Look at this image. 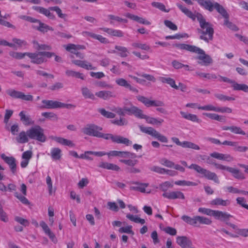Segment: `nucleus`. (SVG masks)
<instances>
[{"mask_svg": "<svg viewBox=\"0 0 248 248\" xmlns=\"http://www.w3.org/2000/svg\"><path fill=\"white\" fill-rule=\"evenodd\" d=\"M180 10L187 16L193 21L196 19L200 24V28L197 29L199 34V38L206 43H209L213 39L214 30L213 25L208 22L206 21L202 15L199 13H193L186 7H184L180 3L176 4Z\"/></svg>", "mask_w": 248, "mask_h": 248, "instance_id": "f257e3e1", "label": "nucleus"}, {"mask_svg": "<svg viewBox=\"0 0 248 248\" xmlns=\"http://www.w3.org/2000/svg\"><path fill=\"white\" fill-rule=\"evenodd\" d=\"M102 130L101 127L97 125L89 124L82 129V132L86 135L102 138L107 140H111L113 142L117 143H123L126 145L131 144V141L126 138L120 136H114L111 134H103L100 132Z\"/></svg>", "mask_w": 248, "mask_h": 248, "instance_id": "f03ea898", "label": "nucleus"}, {"mask_svg": "<svg viewBox=\"0 0 248 248\" xmlns=\"http://www.w3.org/2000/svg\"><path fill=\"white\" fill-rule=\"evenodd\" d=\"M173 46L181 50H186L191 52L199 54V55L197 57L196 59L199 60L198 62L199 64L208 66L213 62L211 57L206 54L203 50L196 46L185 44H176Z\"/></svg>", "mask_w": 248, "mask_h": 248, "instance_id": "7ed1b4c3", "label": "nucleus"}, {"mask_svg": "<svg viewBox=\"0 0 248 248\" xmlns=\"http://www.w3.org/2000/svg\"><path fill=\"white\" fill-rule=\"evenodd\" d=\"M181 163L184 166L187 167V163L185 161H181ZM188 168L193 169L198 173L202 175V177H205L208 180H213L216 183L219 184V181L217 175L215 173L204 169L196 164H192Z\"/></svg>", "mask_w": 248, "mask_h": 248, "instance_id": "20e7f679", "label": "nucleus"}, {"mask_svg": "<svg viewBox=\"0 0 248 248\" xmlns=\"http://www.w3.org/2000/svg\"><path fill=\"white\" fill-rule=\"evenodd\" d=\"M28 137L31 139L35 140L41 142L46 140L44 129L39 125H35L27 130Z\"/></svg>", "mask_w": 248, "mask_h": 248, "instance_id": "39448f33", "label": "nucleus"}, {"mask_svg": "<svg viewBox=\"0 0 248 248\" xmlns=\"http://www.w3.org/2000/svg\"><path fill=\"white\" fill-rule=\"evenodd\" d=\"M43 105L40 108L46 109H56L59 108H66L71 109L75 108L76 106L71 104H65L57 101L43 100L42 101Z\"/></svg>", "mask_w": 248, "mask_h": 248, "instance_id": "423d86ee", "label": "nucleus"}, {"mask_svg": "<svg viewBox=\"0 0 248 248\" xmlns=\"http://www.w3.org/2000/svg\"><path fill=\"white\" fill-rule=\"evenodd\" d=\"M218 80L220 81H222L231 84V87L234 91H241L248 93V86L246 84L238 83L234 80L221 76H218Z\"/></svg>", "mask_w": 248, "mask_h": 248, "instance_id": "0eeeda50", "label": "nucleus"}, {"mask_svg": "<svg viewBox=\"0 0 248 248\" xmlns=\"http://www.w3.org/2000/svg\"><path fill=\"white\" fill-rule=\"evenodd\" d=\"M140 128L142 132L152 136L162 142L167 143L168 141V140L166 136L161 134L152 127H143L140 126Z\"/></svg>", "mask_w": 248, "mask_h": 248, "instance_id": "6e6552de", "label": "nucleus"}, {"mask_svg": "<svg viewBox=\"0 0 248 248\" xmlns=\"http://www.w3.org/2000/svg\"><path fill=\"white\" fill-rule=\"evenodd\" d=\"M137 99L138 101L142 103L147 107H164L165 106L164 103L162 101L157 100H150L148 98L141 95L137 96Z\"/></svg>", "mask_w": 248, "mask_h": 248, "instance_id": "1a4fd4ad", "label": "nucleus"}, {"mask_svg": "<svg viewBox=\"0 0 248 248\" xmlns=\"http://www.w3.org/2000/svg\"><path fill=\"white\" fill-rule=\"evenodd\" d=\"M28 57L31 59V62L35 64H41L46 62V60L43 56V52L34 53L28 52Z\"/></svg>", "mask_w": 248, "mask_h": 248, "instance_id": "9d476101", "label": "nucleus"}, {"mask_svg": "<svg viewBox=\"0 0 248 248\" xmlns=\"http://www.w3.org/2000/svg\"><path fill=\"white\" fill-rule=\"evenodd\" d=\"M124 110H125V114L127 113L129 115H134L136 117L140 119H141L143 114V111L141 109L132 105V104H130L129 107L124 106Z\"/></svg>", "mask_w": 248, "mask_h": 248, "instance_id": "9b49d317", "label": "nucleus"}, {"mask_svg": "<svg viewBox=\"0 0 248 248\" xmlns=\"http://www.w3.org/2000/svg\"><path fill=\"white\" fill-rule=\"evenodd\" d=\"M108 156H118L122 158H136V155L127 151H111L107 153Z\"/></svg>", "mask_w": 248, "mask_h": 248, "instance_id": "f8f14e48", "label": "nucleus"}, {"mask_svg": "<svg viewBox=\"0 0 248 248\" xmlns=\"http://www.w3.org/2000/svg\"><path fill=\"white\" fill-rule=\"evenodd\" d=\"M0 157L9 165L12 173L15 174L16 172V159L13 156H7L4 154H1Z\"/></svg>", "mask_w": 248, "mask_h": 248, "instance_id": "ddd939ff", "label": "nucleus"}, {"mask_svg": "<svg viewBox=\"0 0 248 248\" xmlns=\"http://www.w3.org/2000/svg\"><path fill=\"white\" fill-rule=\"evenodd\" d=\"M176 243L182 248H190L192 245L191 240L186 236H177L176 237Z\"/></svg>", "mask_w": 248, "mask_h": 248, "instance_id": "4468645a", "label": "nucleus"}, {"mask_svg": "<svg viewBox=\"0 0 248 248\" xmlns=\"http://www.w3.org/2000/svg\"><path fill=\"white\" fill-rule=\"evenodd\" d=\"M213 217H214L216 219L226 223L227 221H229L230 218L232 217V216L227 212L219 210H214Z\"/></svg>", "mask_w": 248, "mask_h": 248, "instance_id": "2eb2a0df", "label": "nucleus"}, {"mask_svg": "<svg viewBox=\"0 0 248 248\" xmlns=\"http://www.w3.org/2000/svg\"><path fill=\"white\" fill-rule=\"evenodd\" d=\"M162 196L170 200H174L176 199L184 200L185 199L184 193L180 191L164 192L162 194Z\"/></svg>", "mask_w": 248, "mask_h": 248, "instance_id": "dca6fc26", "label": "nucleus"}, {"mask_svg": "<svg viewBox=\"0 0 248 248\" xmlns=\"http://www.w3.org/2000/svg\"><path fill=\"white\" fill-rule=\"evenodd\" d=\"M210 156L218 160L227 162H232L234 160V157L230 154H224L215 152L210 154Z\"/></svg>", "mask_w": 248, "mask_h": 248, "instance_id": "f3484780", "label": "nucleus"}, {"mask_svg": "<svg viewBox=\"0 0 248 248\" xmlns=\"http://www.w3.org/2000/svg\"><path fill=\"white\" fill-rule=\"evenodd\" d=\"M115 50L109 51L108 53L117 54L121 57L125 58L128 56L129 51L124 46L116 45L115 46Z\"/></svg>", "mask_w": 248, "mask_h": 248, "instance_id": "a211bd4d", "label": "nucleus"}, {"mask_svg": "<svg viewBox=\"0 0 248 248\" xmlns=\"http://www.w3.org/2000/svg\"><path fill=\"white\" fill-rule=\"evenodd\" d=\"M72 62L75 65L84 68L86 70H95V67H93L92 64L86 61H81L73 60L72 61Z\"/></svg>", "mask_w": 248, "mask_h": 248, "instance_id": "6ab92c4d", "label": "nucleus"}, {"mask_svg": "<svg viewBox=\"0 0 248 248\" xmlns=\"http://www.w3.org/2000/svg\"><path fill=\"white\" fill-rule=\"evenodd\" d=\"M40 225L42 228L45 233L49 236L51 241L54 243H56L57 242V239H56L55 234L48 228L47 225L44 221H42L40 223Z\"/></svg>", "mask_w": 248, "mask_h": 248, "instance_id": "aec40b11", "label": "nucleus"}, {"mask_svg": "<svg viewBox=\"0 0 248 248\" xmlns=\"http://www.w3.org/2000/svg\"><path fill=\"white\" fill-rule=\"evenodd\" d=\"M141 119H144L147 123L160 126L164 122V120L161 118H156L154 117H151L146 115L143 114Z\"/></svg>", "mask_w": 248, "mask_h": 248, "instance_id": "412c9836", "label": "nucleus"}, {"mask_svg": "<svg viewBox=\"0 0 248 248\" xmlns=\"http://www.w3.org/2000/svg\"><path fill=\"white\" fill-rule=\"evenodd\" d=\"M230 201L229 200H223L220 198H217L210 202V204L211 206H227L230 204Z\"/></svg>", "mask_w": 248, "mask_h": 248, "instance_id": "4be33fe9", "label": "nucleus"}, {"mask_svg": "<svg viewBox=\"0 0 248 248\" xmlns=\"http://www.w3.org/2000/svg\"><path fill=\"white\" fill-rule=\"evenodd\" d=\"M223 130H230L232 133L235 134H239L242 135H246V133L243 131L240 127L232 125L230 126H223L222 127Z\"/></svg>", "mask_w": 248, "mask_h": 248, "instance_id": "5701e85b", "label": "nucleus"}, {"mask_svg": "<svg viewBox=\"0 0 248 248\" xmlns=\"http://www.w3.org/2000/svg\"><path fill=\"white\" fill-rule=\"evenodd\" d=\"M95 95L104 100H108L115 96L114 93L109 91H101L95 93Z\"/></svg>", "mask_w": 248, "mask_h": 248, "instance_id": "b1692460", "label": "nucleus"}, {"mask_svg": "<svg viewBox=\"0 0 248 248\" xmlns=\"http://www.w3.org/2000/svg\"><path fill=\"white\" fill-rule=\"evenodd\" d=\"M100 30L103 31L108 33L109 35L112 36H116L118 37H121L124 36L123 32L119 30H115L111 28H101Z\"/></svg>", "mask_w": 248, "mask_h": 248, "instance_id": "393cba45", "label": "nucleus"}, {"mask_svg": "<svg viewBox=\"0 0 248 248\" xmlns=\"http://www.w3.org/2000/svg\"><path fill=\"white\" fill-rule=\"evenodd\" d=\"M228 171L230 172L235 179L238 180H244L245 179L244 174L237 169L229 167Z\"/></svg>", "mask_w": 248, "mask_h": 248, "instance_id": "a878e982", "label": "nucleus"}, {"mask_svg": "<svg viewBox=\"0 0 248 248\" xmlns=\"http://www.w3.org/2000/svg\"><path fill=\"white\" fill-rule=\"evenodd\" d=\"M65 49L73 54H76L78 52V50L85 49V46L82 45H75L73 44H69L66 46H64Z\"/></svg>", "mask_w": 248, "mask_h": 248, "instance_id": "bb28decb", "label": "nucleus"}, {"mask_svg": "<svg viewBox=\"0 0 248 248\" xmlns=\"http://www.w3.org/2000/svg\"><path fill=\"white\" fill-rule=\"evenodd\" d=\"M125 16L133 20L134 21H136L140 23L144 24V25H149L151 24V22L145 19L139 17L137 16L131 14L130 13H127L125 14Z\"/></svg>", "mask_w": 248, "mask_h": 248, "instance_id": "cd10ccee", "label": "nucleus"}, {"mask_svg": "<svg viewBox=\"0 0 248 248\" xmlns=\"http://www.w3.org/2000/svg\"><path fill=\"white\" fill-rule=\"evenodd\" d=\"M98 166L100 168L109 170L115 171H119L120 170V168L118 166L108 162H101L98 164Z\"/></svg>", "mask_w": 248, "mask_h": 248, "instance_id": "c85d7f7f", "label": "nucleus"}, {"mask_svg": "<svg viewBox=\"0 0 248 248\" xmlns=\"http://www.w3.org/2000/svg\"><path fill=\"white\" fill-rule=\"evenodd\" d=\"M116 83L119 86L124 87L125 88L129 89L130 91L137 93L138 92V90L131 86V85L128 83V82L123 78H119L116 79Z\"/></svg>", "mask_w": 248, "mask_h": 248, "instance_id": "c756f323", "label": "nucleus"}, {"mask_svg": "<svg viewBox=\"0 0 248 248\" xmlns=\"http://www.w3.org/2000/svg\"><path fill=\"white\" fill-rule=\"evenodd\" d=\"M136 185L135 186H131L130 187V189L132 190H137L139 191L142 193H150V191H146L145 188L148 186V184L147 183H135Z\"/></svg>", "mask_w": 248, "mask_h": 248, "instance_id": "7c9ffc66", "label": "nucleus"}, {"mask_svg": "<svg viewBox=\"0 0 248 248\" xmlns=\"http://www.w3.org/2000/svg\"><path fill=\"white\" fill-rule=\"evenodd\" d=\"M180 114L183 118L192 122L197 123H200L201 122V120L195 114L188 113L184 111H180Z\"/></svg>", "mask_w": 248, "mask_h": 248, "instance_id": "2f4dec72", "label": "nucleus"}, {"mask_svg": "<svg viewBox=\"0 0 248 248\" xmlns=\"http://www.w3.org/2000/svg\"><path fill=\"white\" fill-rule=\"evenodd\" d=\"M52 139L63 145L68 146L71 147H74L75 146V144L72 141L68 140L63 138L54 137L52 138Z\"/></svg>", "mask_w": 248, "mask_h": 248, "instance_id": "473e14b6", "label": "nucleus"}, {"mask_svg": "<svg viewBox=\"0 0 248 248\" xmlns=\"http://www.w3.org/2000/svg\"><path fill=\"white\" fill-rule=\"evenodd\" d=\"M199 4L205 9L211 12L215 8V3H213L210 0H196Z\"/></svg>", "mask_w": 248, "mask_h": 248, "instance_id": "72a5a7b5", "label": "nucleus"}, {"mask_svg": "<svg viewBox=\"0 0 248 248\" xmlns=\"http://www.w3.org/2000/svg\"><path fill=\"white\" fill-rule=\"evenodd\" d=\"M36 23H38L39 25L38 26H33L32 27L41 32H46L49 30L52 31H53V29L52 27L41 22L39 20H38V21H37Z\"/></svg>", "mask_w": 248, "mask_h": 248, "instance_id": "f704fd0d", "label": "nucleus"}, {"mask_svg": "<svg viewBox=\"0 0 248 248\" xmlns=\"http://www.w3.org/2000/svg\"><path fill=\"white\" fill-rule=\"evenodd\" d=\"M19 115L20 117L21 121L25 125H30L34 124V122L32 121L30 116L29 115H26L23 111H21L19 113Z\"/></svg>", "mask_w": 248, "mask_h": 248, "instance_id": "c9c22d12", "label": "nucleus"}, {"mask_svg": "<svg viewBox=\"0 0 248 248\" xmlns=\"http://www.w3.org/2000/svg\"><path fill=\"white\" fill-rule=\"evenodd\" d=\"M212 223V221L211 219L202 217V216H196V226H197V224H204L209 225Z\"/></svg>", "mask_w": 248, "mask_h": 248, "instance_id": "e433bc0d", "label": "nucleus"}, {"mask_svg": "<svg viewBox=\"0 0 248 248\" xmlns=\"http://www.w3.org/2000/svg\"><path fill=\"white\" fill-rule=\"evenodd\" d=\"M29 138L27 131L26 132L23 131L19 133L18 136L16 138V140L18 143H24L28 142Z\"/></svg>", "mask_w": 248, "mask_h": 248, "instance_id": "4c0bfd02", "label": "nucleus"}, {"mask_svg": "<svg viewBox=\"0 0 248 248\" xmlns=\"http://www.w3.org/2000/svg\"><path fill=\"white\" fill-rule=\"evenodd\" d=\"M195 74L200 78L208 79L215 80L217 78V76L215 74L205 73L197 71L195 73Z\"/></svg>", "mask_w": 248, "mask_h": 248, "instance_id": "58836bf2", "label": "nucleus"}, {"mask_svg": "<svg viewBox=\"0 0 248 248\" xmlns=\"http://www.w3.org/2000/svg\"><path fill=\"white\" fill-rule=\"evenodd\" d=\"M160 81L163 83H167L169 84L171 87L177 89V85L175 84V80L170 78L166 77H160Z\"/></svg>", "mask_w": 248, "mask_h": 248, "instance_id": "ea45409f", "label": "nucleus"}, {"mask_svg": "<svg viewBox=\"0 0 248 248\" xmlns=\"http://www.w3.org/2000/svg\"><path fill=\"white\" fill-rule=\"evenodd\" d=\"M217 11L225 18H229V15L222 6L217 2H215V8Z\"/></svg>", "mask_w": 248, "mask_h": 248, "instance_id": "a19ab883", "label": "nucleus"}, {"mask_svg": "<svg viewBox=\"0 0 248 248\" xmlns=\"http://www.w3.org/2000/svg\"><path fill=\"white\" fill-rule=\"evenodd\" d=\"M65 74L68 77H75L83 80L84 79V76L82 73L72 70H67L65 71Z\"/></svg>", "mask_w": 248, "mask_h": 248, "instance_id": "79ce46f5", "label": "nucleus"}, {"mask_svg": "<svg viewBox=\"0 0 248 248\" xmlns=\"http://www.w3.org/2000/svg\"><path fill=\"white\" fill-rule=\"evenodd\" d=\"M203 115L212 120H217L221 122H224L225 121V119L223 116L216 113H205Z\"/></svg>", "mask_w": 248, "mask_h": 248, "instance_id": "37998d69", "label": "nucleus"}, {"mask_svg": "<svg viewBox=\"0 0 248 248\" xmlns=\"http://www.w3.org/2000/svg\"><path fill=\"white\" fill-rule=\"evenodd\" d=\"M49 10L55 11L60 18L63 19L64 21H67V15L62 13V10L59 7H51L49 8Z\"/></svg>", "mask_w": 248, "mask_h": 248, "instance_id": "c03bdc74", "label": "nucleus"}, {"mask_svg": "<svg viewBox=\"0 0 248 248\" xmlns=\"http://www.w3.org/2000/svg\"><path fill=\"white\" fill-rule=\"evenodd\" d=\"M131 45L134 48H140L146 51H149L151 49V47L149 45L146 44L140 43V42L133 43Z\"/></svg>", "mask_w": 248, "mask_h": 248, "instance_id": "a18cd8bd", "label": "nucleus"}, {"mask_svg": "<svg viewBox=\"0 0 248 248\" xmlns=\"http://www.w3.org/2000/svg\"><path fill=\"white\" fill-rule=\"evenodd\" d=\"M126 217L131 221H132L137 223H140L141 224H144L145 223V221L144 219L140 218L137 216H134L129 214L126 215Z\"/></svg>", "mask_w": 248, "mask_h": 248, "instance_id": "49530a36", "label": "nucleus"}, {"mask_svg": "<svg viewBox=\"0 0 248 248\" xmlns=\"http://www.w3.org/2000/svg\"><path fill=\"white\" fill-rule=\"evenodd\" d=\"M6 93L13 98L20 99L22 92L14 89H8L6 91Z\"/></svg>", "mask_w": 248, "mask_h": 248, "instance_id": "de8ad7c7", "label": "nucleus"}, {"mask_svg": "<svg viewBox=\"0 0 248 248\" xmlns=\"http://www.w3.org/2000/svg\"><path fill=\"white\" fill-rule=\"evenodd\" d=\"M61 150L58 148H52L51 151V155L53 159L59 160L61 156Z\"/></svg>", "mask_w": 248, "mask_h": 248, "instance_id": "09e8293b", "label": "nucleus"}, {"mask_svg": "<svg viewBox=\"0 0 248 248\" xmlns=\"http://www.w3.org/2000/svg\"><path fill=\"white\" fill-rule=\"evenodd\" d=\"M81 92L83 96L86 98L94 99V96L90 90L87 87H82L81 88Z\"/></svg>", "mask_w": 248, "mask_h": 248, "instance_id": "8fccbe9b", "label": "nucleus"}, {"mask_svg": "<svg viewBox=\"0 0 248 248\" xmlns=\"http://www.w3.org/2000/svg\"><path fill=\"white\" fill-rule=\"evenodd\" d=\"M174 184L177 186H196L198 183L186 180H179L175 181Z\"/></svg>", "mask_w": 248, "mask_h": 248, "instance_id": "3c124183", "label": "nucleus"}, {"mask_svg": "<svg viewBox=\"0 0 248 248\" xmlns=\"http://www.w3.org/2000/svg\"><path fill=\"white\" fill-rule=\"evenodd\" d=\"M125 159H120V161L123 163L128 166L133 167L136 165L138 163V160L135 158H127Z\"/></svg>", "mask_w": 248, "mask_h": 248, "instance_id": "603ef678", "label": "nucleus"}, {"mask_svg": "<svg viewBox=\"0 0 248 248\" xmlns=\"http://www.w3.org/2000/svg\"><path fill=\"white\" fill-rule=\"evenodd\" d=\"M199 157L201 159V160L209 165H213L215 161V160L212 158V157L210 155L209 156L204 155H199Z\"/></svg>", "mask_w": 248, "mask_h": 248, "instance_id": "864d4df0", "label": "nucleus"}, {"mask_svg": "<svg viewBox=\"0 0 248 248\" xmlns=\"http://www.w3.org/2000/svg\"><path fill=\"white\" fill-rule=\"evenodd\" d=\"M182 219L186 223L196 226V216L191 217L189 216L184 215L182 217Z\"/></svg>", "mask_w": 248, "mask_h": 248, "instance_id": "5fc2aeb1", "label": "nucleus"}, {"mask_svg": "<svg viewBox=\"0 0 248 248\" xmlns=\"http://www.w3.org/2000/svg\"><path fill=\"white\" fill-rule=\"evenodd\" d=\"M9 54L13 58L19 60L23 59L25 56H27L28 57V52L21 53L12 51L10 52Z\"/></svg>", "mask_w": 248, "mask_h": 248, "instance_id": "6e6d98bb", "label": "nucleus"}, {"mask_svg": "<svg viewBox=\"0 0 248 248\" xmlns=\"http://www.w3.org/2000/svg\"><path fill=\"white\" fill-rule=\"evenodd\" d=\"M183 148H190L196 150H199L200 149V147L198 145L188 141H184Z\"/></svg>", "mask_w": 248, "mask_h": 248, "instance_id": "4d7b16f0", "label": "nucleus"}, {"mask_svg": "<svg viewBox=\"0 0 248 248\" xmlns=\"http://www.w3.org/2000/svg\"><path fill=\"white\" fill-rule=\"evenodd\" d=\"M215 96L221 101H234L235 100V98L233 97L226 96L223 94L220 93H216L215 94Z\"/></svg>", "mask_w": 248, "mask_h": 248, "instance_id": "13d9d810", "label": "nucleus"}, {"mask_svg": "<svg viewBox=\"0 0 248 248\" xmlns=\"http://www.w3.org/2000/svg\"><path fill=\"white\" fill-rule=\"evenodd\" d=\"M98 111L103 116L108 118H113L115 117V114L112 112L106 111L104 108H100Z\"/></svg>", "mask_w": 248, "mask_h": 248, "instance_id": "bf43d9fd", "label": "nucleus"}, {"mask_svg": "<svg viewBox=\"0 0 248 248\" xmlns=\"http://www.w3.org/2000/svg\"><path fill=\"white\" fill-rule=\"evenodd\" d=\"M42 116H44L46 118L52 119L55 121H57L58 119L57 115L52 112H43L42 113Z\"/></svg>", "mask_w": 248, "mask_h": 248, "instance_id": "052dcab7", "label": "nucleus"}, {"mask_svg": "<svg viewBox=\"0 0 248 248\" xmlns=\"http://www.w3.org/2000/svg\"><path fill=\"white\" fill-rule=\"evenodd\" d=\"M15 196L22 203L25 205H28L30 204L29 201L24 195H21L17 192H15Z\"/></svg>", "mask_w": 248, "mask_h": 248, "instance_id": "680f3d73", "label": "nucleus"}, {"mask_svg": "<svg viewBox=\"0 0 248 248\" xmlns=\"http://www.w3.org/2000/svg\"><path fill=\"white\" fill-rule=\"evenodd\" d=\"M228 19L229 18H225L224 19V25L232 31H238V28L236 27V26L233 24L232 23L230 22Z\"/></svg>", "mask_w": 248, "mask_h": 248, "instance_id": "e2e57ef3", "label": "nucleus"}, {"mask_svg": "<svg viewBox=\"0 0 248 248\" xmlns=\"http://www.w3.org/2000/svg\"><path fill=\"white\" fill-rule=\"evenodd\" d=\"M199 212L202 213L203 214L212 216H213V214L214 212V210H212L211 209L209 208H203V207H200L198 209Z\"/></svg>", "mask_w": 248, "mask_h": 248, "instance_id": "0e129e2a", "label": "nucleus"}, {"mask_svg": "<svg viewBox=\"0 0 248 248\" xmlns=\"http://www.w3.org/2000/svg\"><path fill=\"white\" fill-rule=\"evenodd\" d=\"M233 150L234 151L239 152H245L248 150V147L240 146L239 145L238 142L235 141V145L233 146Z\"/></svg>", "mask_w": 248, "mask_h": 248, "instance_id": "69168bd1", "label": "nucleus"}, {"mask_svg": "<svg viewBox=\"0 0 248 248\" xmlns=\"http://www.w3.org/2000/svg\"><path fill=\"white\" fill-rule=\"evenodd\" d=\"M12 41L14 43V44L16 45L17 46L20 47L26 46L27 44L26 41H25V40H21L20 39H18L16 38H14L12 39ZM14 46H15V45H14Z\"/></svg>", "mask_w": 248, "mask_h": 248, "instance_id": "338daca9", "label": "nucleus"}, {"mask_svg": "<svg viewBox=\"0 0 248 248\" xmlns=\"http://www.w3.org/2000/svg\"><path fill=\"white\" fill-rule=\"evenodd\" d=\"M15 220L17 222L25 227L28 226L30 224L29 221L27 219H24L18 216H16L15 217Z\"/></svg>", "mask_w": 248, "mask_h": 248, "instance_id": "774afa93", "label": "nucleus"}]
</instances>
